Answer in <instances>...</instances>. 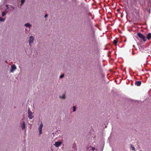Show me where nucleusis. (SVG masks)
Returning <instances> with one entry per match:
<instances>
[{
  "label": "nucleus",
  "instance_id": "1",
  "mask_svg": "<svg viewBox=\"0 0 151 151\" xmlns=\"http://www.w3.org/2000/svg\"><path fill=\"white\" fill-rule=\"evenodd\" d=\"M28 117L30 119H32L34 117L33 114L29 109H28Z\"/></svg>",
  "mask_w": 151,
  "mask_h": 151
},
{
  "label": "nucleus",
  "instance_id": "2",
  "mask_svg": "<svg viewBox=\"0 0 151 151\" xmlns=\"http://www.w3.org/2000/svg\"><path fill=\"white\" fill-rule=\"evenodd\" d=\"M43 127V124L42 122H41L40 125L38 128V130L39 132V134L40 135L42 133V128Z\"/></svg>",
  "mask_w": 151,
  "mask_h": 151
},
{
  "label": "nucleus",
  "instance_id": "3",
  "mask_svg": "<svg viewBox=\"0 0 151 151\" xmlns=\"http://www.w3.org/2000/svg\"><path fill=\"white\" fill-rule=\"evenodd\" d=\"M137 35L139 37L142 39L144 42L146 41L145 37L143 34L140 33H138Z\"/></svg>",
  "mask_w": 151,
  "mask_h": 151
},
{
  "label": "nucleus",
  "instance_id": "4",
  "mask_svg": "<svg viewBox=\"0 0 151 151\" xmlns=\"http://www.w3.org/2000/svg\"><path fill=\"white\" fill-rule=\"evenodd\" d=\"M34 38V37L33 36H31L29 37L28 41L29 45L33 42Z\"/></svg>",
  "mask_w": 151,
  "mask_h": 151
},
{
  "label": "nucleus",
  "instance_id": "5",
  "mask_svg": "<svg viewBox=\"0 0 151 151\" xmlns=\"http://www.w3.org/2000/svg\"><path fill=\"white\" fill-rule=\"evenodd\" d=\"M62 143V142L61 141L55 142L54 145L56 147H58L61 145Z\"/></svg>",
  "mask_w": 151,
  "mask_h": 151
},
{
  "label": "nucleus",
  "instance_id": "6",
  "mask_svg": "<svg viewBox=\"0 0 151 151\" xmlns=\"http://www.w3.org/2000/svg\"><path fill=\"white\" fill-rule=\"evenodd\" d=\"M16 67L15 65H12L11 66V70H10V72L11 73H12L16 69Z\"/></svg>",
  "mask_w": 151,
  "mask_h": 151
},
{
  "label": "nucleus",
  "instance_id": "7",
  "mask_svg": "<svg viewBox=\"0 0 151 151\" xmlns=\"http://www.w3.org/2000/svg\"><path fill=\"white\" fill-rule=\"evenodd\" d=\"M66 93H64L63 94L59 96V98L61 99H65L66 98Z\"/></svg>",
  "mask_w": 151,
  "mask_h": 151
},
{
  "label": "nucleus",
  "instance_id": "8",
  "mask_svg": "<svg viewBox=\"0 0 151 151\" xmlns=\"http://www.w3.org/2000/svg\"><path fill=\"white\" fill-rule=\"evenodd\" d=\"M21 127L22 129H25V125L24 122H23L22 124L21 125Z\"/></svg>",
  "mask_w": 151,
  "mask_h": 151
},
{
  "label": "nucleus",
  "instance_id": "9",
  "mask_svg": "<svg viewBox=\"0 0 151 151\" xmlns=\"http://www.w3.org/2000/svg\"><path fill=\"white\" fill-rule=\"evenodd\" d=\"M87 150L88 151L89 150H95V148L94 147H89L87 149Z\"/></svg>",
  "mask_w": 151,
  "mask_h": 151
},
{
  "label": "nucleus",
  "instance_id": "10",
  "mask_svg": "<svg viewBox=\"0 0 151 151\" xmlns=\"http://www.w3.org/2000/svg\"><path fill=\"white\" fill-rule=\"evenodd\" d=\"M141 83L140 81H137L135 82V85L137 86H139L140 85Z\"/></svg>",
  "mask_w": 151,
  "mask_h": 151
},
{
  "label": "nucleus",
  "instance_id": "11",
  "mask_svg": "<svg viewBox=\"0 0 151 151\" xmlns=\"http://www.w3.org/2000/svg\"><path fill=\"white\" fill-rule=\"evenodd\" d=\"M26 27H29L30 28L31 26V24L29 23H27L24 25Z\"/></svg>",
  "mask_w": 151,
  "mask_h": 151
},
{
  "label": "nucleus",
  "instance_id": "12",
  "mask_svg": "<svg viewBox=\"0 0 151 151\" xmlns=\"http://www.w3.org/2000/svg\"><path fill=\"white\" fill-rule=\"evenodd\" d=\"M151 38V33H148L147 35V38L148 40H149Z\"/></svg>",
  "mask_w": 151,
  "mask_h": 151
},
{
  "label": "nucleus",
  "instance_id": "13",
  "mask_svg": "<svg viewBox=\"0 0 151 151\" xmlns=\"http://www.w3.org/2000/svg\"><path fill=\"white\" fill-rule=\"evenodd\" d=\"M130 149H131V150H135V148L132 145H131V146H130Z\"/></svg>",
  "mask_w": 151,
  "mask_h": 151
},
{
  "label": "nucleus",
  "instance_id": "14",
  "mask_svg": "<svg viewBox=\"0 0 151 151\" xmlns=\"http://www.w3.org/2000/svg\"><path fill=\"white\" fill-rule=\"evenodd\" d=\"M6 13H7V12H6V11L3 12L2 13V16H5L6 15Z\"/></svg>",
  "mask_w": 151,
  "mask_h": 151
},
{
  "label": "nucleus",
  "instance_id": "15",
  "mask_svg": "<svg viewBox=\"0 0 151 151\" xmlns=\"http://www.w3.org/2000/svg\"><path fill=\"white\" fill-rule=\"evenodd\" d=\"M5 19V18H2L0 17V22H3L4 21Z\"/></svg>",
  "mask_w": 151,
  "mask_h": 151
},
{
  "label": "nucleus",
  "instance_id": "16",
  "mask_svg": "<svg viewBox=\"0 0 151 151\" xmlns=\"http://www.w3.org/2000/svg\"><path fill=\"white\" fill-rule=\"evenodd\" d=\"M113 42L115 45L116 46L117 45V41L116 40H114V41H113Z\"/></svg>",
  "mask_w": 151,
  "mask_h": 151
},
{
  "label": "nucleus",
  "instance_id": "17",
  "mask_svg": "<svg viewBox=\"0 0 151 151\" xmlns=\"http://www.w3.org/2000/svg\"><path fill=\"white\" fill-rule=\"evenodd\" d=\"M76 107L75 106H73V111L74 112V111H76Z\"/></svg>",
  "mask_w": 151,
  "mask_h": 151
},
{
  "label": "nucleus",
  "instance_id": "18",
  "mask_svg": "<svg viewBox=\"0 0 151 151\" xmlns=\"http://www.w3.org/2000/svg\"><path fill=\"white\" fill-rule=\"evenodd\" d=\"M64 75L63 74L61 75L59 77V78H62L64 77Z\"/></svg>",
  "mask_w": 151,
  "mask_h": 151
},
{
  "label": "nucleus",
  "instance_id": "19",
  "mask_svg": "<svg viewBox=\"0 0 151 151\" xmlns=\"http://www.w3.org/2000/svg\"><path fill=\"white\" fill-rule=\"evenodd\" d=\"M25 0H21V4H23Z\"/></svg>",
  "mask_w": 151,
  "mask_h": 151
},
{
  "label": "nucleus",
  "instance_id": "20",
  "mask_svg": "<svg viewBox=\"0 0 151 151\" xmlns=\"http://www.w3.org/2000/svg\"><path fill=\"white\" fill-rule=\"evenodd\" d=\"M48 16V15L47 14H46L45 16V18H46V17H47Z\"/></svg>",
  "mask_w": 151,
  "mask_h": 151
},
{
  "label": "nucleus",
  "instance_id": "21",
  "mask_svg": "<svg viewBox=\"0 0 151 151\" xmlns=\"http://www.w3.org/2000/svg\"><path fill=\"white\" fill-rule=\"evenodd\" d=\"M8 5H6V6L7 7H8Z\"/></svg>",
  "mask_w": 151,
  "mask_h": 151
}]
</instances>
